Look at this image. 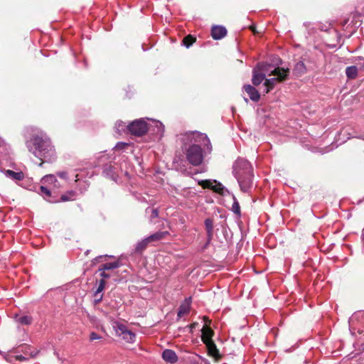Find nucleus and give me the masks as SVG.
<instances>
[{"label": "nucleus", "instance_id": "nucleus-27", "mask_svg": "<svg viewBox=\"0 0 364 364\" xmlns=\"http://www.w3.org/2000/svg\"><path fill=\"white\" fill-rule=\"evenodd\" d=\"M106 282L104 279H100L97 290L95 292V296L97 297L98 295L104 290Z\"/></svg>", "mask_w": 364, "mask_h": 364}, {"label": "nucleus", "instance_id": "nucleus-15", "mask_svg": "<svg viewBox=\"0 0 364 364\" xmlns=\"http://www.w3.org/2000/svg\"><path fill=\"white\" fill-rule=\"evenodd\" d=\"M5 175L14 181H22L25 178L24 173L22 171L15 172L11 170H6Z\"/></svg>", "mask_w": 364, "mask_h": 364}, {"label": "nucleus", "instance_id": "nucleus-25", "mask_svg": "<svg viewBox=\"0 0 364 364\" xmlns=\"http://www.w3.org/2000/svg\"><path fill=\"white\" fill-rule=\"evenodd\" d=\"M196 41V38L191 35L186 36L183 40V43L186 48H189Z\"/></svg>", "mask_w": 364, "mask_h": 364}, {"label": "nucleus", "instance_id": "nucleus-9", "mask_svg": "<svg viewBox=\"0 0 364 364\" xmlns=\"http://www.w3.org/2000/svg\"><path fill=\"white\" fill-rule=\"evenodd\" d=\"M205 326L203 327L201 332V340L203 342V343H207L210 341H213V336H214V331L208 326V324L210 323V321L207 319L206 318H204Z\"/></svg>", "mask_w": 364, "mask_h": 364}, {"label": "nucleus", "instance_id": "nucleus-13", "mask_svg": "<svg viewBox=\"0 0 364 364\" xmlns=\"http://www.w3.org/2000/svg\"><path fill=\"white\" fill-rule=\"evenodd\" d=\"M191 298L186 299L179 306L178 311V316L182 317L183 316L188 314L191 309Z\"/></svg>", "mask_w": 364, "mask_h": 364}, {"label": "nucleus", "instance_id": "nucleus-22", "mask_svg": "<svg viewBox=\"0 0 364 364\" xmlns=\"http://www.w3.org/2000/svg\"><path fill=\"white\" fill-rule=\"evenodd\" d=\"M149 242H149L148 237H146L145 239H144L141 241L139 242L136 244V247H135L136 252H142L144 250L146 249V247H147V245H148V244Z\"/></svg>", "mask_w": 364, "mask_h": 364}, {"label": "nucleus", "instance_id": "nucleus-30", "mask_svg": "<svg viewBox=\"0 0 364 364\" xmlns=\"http://www.w3.org/2000/svg\"><path fill=\"white\" fill-rule=\"evenodd\" d=\"M97 272L100 273V276L102 277L101 279H104L105 281L106 279H109L111 277V274L107 273L105 270H100V268L97 269Z\"/></svg>", "mask_w": 364, "mask_h": 364}, {"label": "nucleus", "instance_id": "nucleus-5", "mask_svg": "<svg viewBox=\"0 0 364 364\" xmlns=\"http://www.w3.org/2000/svg\"><path fill=\"white\" fill-rule=\"evenodd\" d=\"M272 66L264 63H259L256 68L252 71V83L254 85L257 86L264 80L269 68Z\"/></svg>", "mask_w": 364, "mask_h": 364}, {"label": "nucleus", "instance_id": "nucleus-41", "mask_svg": "<svg viewBox=\"0 0 364 364\" xmlns=\"http://www.w3.org/2000/svg\"><path fill=\"white\" fill-rule=\"evenodd\" d=\"M196 324H197L196 323H192V324L191 325V328H195V327H196Z\"/></svg>", "mask_w": 364, "mask_h": 364}, {"label": "nucleus", "instance_id": "nucleus-8", "mask_svg": "<svg viewBox=\"0 0 364 364\" xmlns=\"http://www.w3.org/2000/svg\"><path fill=\"white\" fill-rule=\"evenodd\" d=\"M203 188H210L215 193L223 194L224 186L216 181L203 180L198 183Z\"/></svg>", "mask_w": 364, "mask_h": 364}, {"label": "nucleus", "instance_id": "nucleus-14", "mask_svg": "<svg viewBox=\"0 0 364 364\" xmlns=\"http://www.w3.org/2000/svg\"><path fill=\"white\" fill-rule=\"evenodd\" d=\"M205 345L207 347L208 349V353L210 356L213 357L216 360H218L220 358V355L219 353V350L217 348L216 345L215 344L214 341H210L209 343H205Z\"/></svg>", "mask_w": 364, "mask_h": 364}, {"label": "nucleus", "instance_id": "nucleus-23", "mask_svg": "<svg viewBox=\"0 0 364 364\" xmlns=\"http://www.w3.org/2000/svg\"><path fill=\"white\" fill-rule=\"evenodd\" d=\"M146 213L149 214V221L150 223H154V219L157 218L159 217V211L156 208H147L146 209Z\"/></svg>", "mask_w": 364, "mask_h": 364}, {"label": "nucleus", "instance_id": "nucleus-42", "mask_svg": "<svg viewBox=\"0 0 364 364\" xmlns=\"http://www.w3.org/2000/svg\"><path fill=\"white\" fill-rule=\"evenodd\" d=\"M43 161L41 163H40L39 166H41L43 165Z\"/></svg>", "mask_w": 364, "mask_h": 364}, {"label": "nucleus", "instance_id": "nucleus-34", "mask_svg": "<svg viewBox=\"0 0 364 364\" xmlns=\"http://www.w3.org/2000/svg\"><path fill=\"white\" fill-rule=\"evenodd\" d=\"M57 175L62 178H67V172L65 171H60L57 173Z\"/></svg>", "mask_w": 364, "mask_h": 364}, {"label": "nucleus", "instance_id": "nucleus-2", "mask_svg": "<svg viewBox=\"0 0 364 364\" xmlns=\"http://www.w3.org/2000/svg\"><path fill=\"white\" fill-rule=\"evenodd\" d=\"M187 139H189L191 142L193 143L189 145L184 144L183 147V153L187 161L191 165L198 166L201 164L203 161V153L200 145L198 143L201 141H205L204 146H206L207 150L210 151L212 149L210 141L206 134L198 132H194L188 134L187 136Z\"/></svg>", "mask_w": 364, "mask_h": 364}, {"label": "nucleus", "instance_id": "nucleus-39", "mask_svg": "<svg viewBox=\"0 0 364 364\" xmlns=\"http://www.w3.org/2000/svg\"><path fill=\"white\" fill-rule=\"evenodd\" d=\"M112 171V167L111 166H109L108 168H105V171Z\"/></svg>", "mask_w": 364, "mask_h": 364}, {"label": "nucleus", "instance_id": "nucleus-17", "mask_svg": "<svg viewBox=\"0 0 364 364\" xmlns=\"http://www.w3.org/2000/svg\"><path fill=\"white\" fill-rule=\"evenodd\" d=\"M293 72L296 76H301L306 73V68L304 62L299 61L294 65Z\"/></svg>", "mask_w": 364, "mask_h": 364}, {"label": "nucleus", "instance_id": "nucleus-37", "mask_svg": "<svg viewBox=\"0 0 364 364\" xmlns=\"http://www.w3.org/2000/svg\"><path fill=\"white\" fill-rule=\"evenodd\" d=\"M204 364H210V361L204 358L200 357Z\"/></svg>", "mask_w": 364, "mask_h": 364}, {"label": "nucleus", "instance_id": "nucleus-20", "mask_svg": "<svg viewBox=\"0 0 364 364\" xmlns=\"http://www.w3.org/2000/svg\"><path fill=\"white\" fill-rule=\"evenodd\" d=\"M346 76L349 79H355L358 75V68L356 66H349L346 69Z\"/></svg>", "mask_w": 364, "mask_h": 364}, {"label": "nucleus", "instance_id": "nucleus-29", "mask_svg": "<svg viewBox=\"0 0 364 364\" xmlns=\"http://www.w3.org/2000/svg\"><path fill=\"white\" fill-rule=\"evenodd\" d=\"M42 181L46 183H58V181L55 178V176L54 175H47L44 176L42 179Z\"/></svg>", "mask_w": 364, "mask_h": 364}, {"label": "nucleus", "instance_id": "nucleus-26", "mask_svg": "<svg viewBox=\"0 0 364 364\" xmlns=\"http://www.w3.org/2000/svg\"><path fill=\"white\" fill-rule=\"evenodd\" d=\"M18 322L23 325H29L32 322V318L29 316H23L18 318Z\"/></svg>", "mask_w": 364, "mask_h": 364}, {"label": "nucleus", "instance_id": "nucleus-10", "mask_svg": "<svg viewBox=\"0 0 364 364\" xmlns=\"http://www.w3.org/2000/svg\"><path fill=\"white\" fill-rule=\"evenodd\" d=\"M227 35V30L222 26H214L211 29V36L215 40H220Z\"/></svg>", "mask_w": 364, "mask_h": 364}, {"label": "nucleus", "instance_id": "nucleus-11", "mask_svg": "<svg viewBox=\"0 0 364 364\" xmlns=\"http://www.w3.org/2000/svg\"><path fill=\"white\" fill-rule=\"evenodd\" d=\"M245 91L248 94L250 98L254 102H258L260 99V95L257 90L250 85L244 86Z\"/></svg>", "mask_w": 364, "mask_h": 364}, {"label": "nucleus", "instance_id": "nucleus-33", "mask_svg": "<svg viewBox=\"0 0 364 364\" xmlns=\"http://www.w3.org/2000/svg\"><path fill=\"white\" fill-rule=\"evenodd\" d=\"M101 337L95 332H92L90 335V341L99 340Z\"/></svg>", "mask_w": 364, "mask_h": 364}, {"label": "nucleus", "instance_id": "nucleus-3", "mask_svg": "<svg viewBox=\"0 0 364 364\" xmlns=\"http://www.w3.org/2000/svg\"><path fill=\"white\" fill-rule=\"evenodd\" d=\"M232 173L243 192H249L252 186L253 168L249 161L238 159L232 166Z\"/></svg>", "mask_w": 364, "mask_h": 364}, {"label": "nucleus", "instance_id": "nucleus-7", "mask_svg": "<svg viewBox=\"0 0 364 364\" xmlns=\"http://www.w3.org/2000/svg\"><path fill=\"white\" fill-rule=\"evenodd\" d=\"M129 132L137 136L144 135L148 131V124L142 119H136L129 124L127 127Z\"/></svg>", "mask_w": 364, "mask_h": 364}, {"label": "nucleus", "instance_id": "nucleus-4", "mask_svg": "<svg viewBox=\"0 0 364 364\" xmlns=\"http://www.w3.org/2000/svg\"><path fill=\"white\" fill-rule=\"evenodd\" d=\"M289 74V69H284L283 68L277 67L274 70H270L269 68V72H267V75H275L276 77H272L269 79H266L264 83L265 86L264 92L268 93L270 90H272L275 85L278 82H281L287 79V77Z\"/></svg>", "mask_w": 364, "mask_h": 364}, {"label": "nucleus", "instance_id": "nucleus-12", "mask_svg": "<svg viewBox=\"0 0 364 364\" xmlns=\"http://www.w3.org/2000/svg\"><path fill=\"white\" fill-rule=\"evenodd\" d=\"M163 359L170 363H175L178 360V356L176 353L170 349H166L162 353Z\"/></svg>", "mask_w": 364, "mask_h": 364}, {"label": "nucleus", "instance_id": "nucleus-40", "mask_svg": "<svg viewBox=\"0 0 364 364\" xmlns=\"http://www.w3.org/2000/svg\"><path fill=\"white\" fill-rule=\"evenodd\" d=\"M18 358V360H25V358L23 356H22V355H20Z\"/></svg>", "mask_w": 364, "mask_h": 364}, {"label": "nucleus", "instance_id": "nucleus-1", "mask_svg": "<svg viewBox=\"0 0 364 364\" xmlns=\"http://www.w3.org/2000/svg\"><path fill=\"white\" fill-rule=\"evenodd\" d=\"M28 151L35 156L46 162L55 159V150L50 138L43 132L35 134L26 141Z\"/></svg>", "mask_w": 364, "mask_h": 364}, {"label": "nucleus", "instance_id": "nucleus-31", "mask_svg": "<svg viewBox=\"0 0 364 364\" xmlns=\"http://www.w3.org/2000/svg\"><path fill=\"white\" fill-rule=\"evenodd\" d=\"M154 123L156 124V127L158 129L157 133L160 134H162L164 131V125L160 122H159V121H156V122H154Z\"/></svg>", "mask_w": 364, "mask_h": 364}, {"label": "nucleus", "instance_id": "nucleus-36", "mask_svg": "<svg viewBox=\"0 0 364 364\" xmlns=\"http://www.w3.org/2000/svg\"><path fill=\"white\" fill-rule=\"evenodd\" d=\"M99 296L95 299L94 303L95 304H99L102 300V294L98 295Z\"/></svg>", "mask_w": 364, "mask_h": 364}, {"label": "nucleus", "instance_id": "nucleus-21", "mask_svg": "<svg viewBox=\"0 0 364 364\" xmlns=\"http://www.w3.org/2000/svg\"><path fill=\"white\" fill-rule=\"evenodd\" d=\"M167 235H168V232H167V231L157 232L147 237H148L149 242H151V241L160 240L163 239Z\"/></svg>", "mask_w": 364, "mask_h": 364}, {"label": "nucleus", "instance_id": "nucleus-32", "mask_svg": "<svg viewBox=\"0 0 364 364\" xmlns=\"http://www.w3.org/2000/svg\"><path fill=\"white\" fill-rule=\"evenodd\" d=\"M127 146H128V144L124 142H118L116 146H114L115 149L122 150L124 149Z\"/></svg>", "mask_w": 364, "mask_h": 364}, {"label": "nucleus", "instance_id": "nucleus-16", "mask_svg": "<svg viewBox=\"0 0 364 364\" xmlns=\"http://www.w3.org/2000/svg\"><path fill=\"white\" fill-rule=\"evenodd\" d=\"M40 190H41V196L46 199L47 200L48 202L50 203H57L58 202L59 200H55V199H53L52 197H51V191L50 189H48V188L43 186H41L40 187Z\"/></svg>", "mask_w": 364, "mask_h": 364}, {"label": "nucleus", "instance_id": "nucleus-6", "mask_svg": "<svg viewBox=\"0 0 364 364\" xmlns=\"http://www.w3.org/2000/svg\"><path fill=\"white\" fill-rule=\"evenodd\" d=\"M114 328L115 329L117 335L122 337L126 342H134L136 338L135 333L129 331L125 325L119 322H115Z\"/></svg>", "mask_w": 364, "mask_h": 364}, {"label": "nucleus", "instance_id": "nucleus-35", "mask_svg": "<svg viewBox=\"0 0 364 364\" xmlns=\"http://www.w3.org/2000/svg\"><path fill=\"white\" fill-rule=\"evenodd\" d=\"M116 127L117 128L118 130H119V129H124V124L122 122H118L117 124H116Z\"/></svg>", "mask_w": 364, "mask_h": 364}, {"label": "nucleus", "instance_id": "nucleus-38", "mask_svg": "<svg viewBox=\"0 0 364 364\" xmlns=\"http://www.w3.org/2000/svg\"><path fill=\"white\" fill-rule=\"evenodd\" d=\"M102 257H112V256H111V255L100 256V257H95V261H97L98 259H100V258H102Z\"/></svg>", "mask_w": 364, "mask_h": 364}, {"label": "nucleus", "instance_id": "nucleus-24", "mask_svg": "<svg viewBox=\"0 0 364 364\" xmlns=\"http://www.w3.org/2000/svg\"><path fill=\"white\" fill-rule=\"evenodd\" d=\"M75 192L73 191H68L65 194H63L60 198L61 201H68L73 200L75 197Z\"/></svg>", "mask_w": 364, "mask_h": 364}, {"label": "nucleus", "instance_id": "nucleus-18", "mask_svg": "<svg viewBox=\"0 0 364 364\" xmlns=\"http://www.w3.org/2000/svg\"><path fill=\"white\" fill-rule=\"evenodd\" d=\"M205 227L207 231V235L208 240H211L213 233V221L210 218H207L205 220Z\"/></svg>", "mask_w": 364, "mask_h": 364}, {"label": "nucleus", "instance_id": "nucleus-19", "mask_svg": "<svg viewBox=\"0 0 364 364\" xmlns=\"http://www.w3.org/2000/svg\"><path fill=\"white\" fill-rule=\"evenodd\" d=\"M120 265H121V264L119 261H115L113 262L103 264L100 267V270L109 271V270L117 269V268L119 267Z\"/></svg>", "mask_w": 364, "mask_h": 364}, {"label": "nucleus", "instance_id": "nucleus-28", "mask_svg": "<svg viewBox=\"0 0 364 364\" xmlns=\"http://www.w3.org/2000/svg\"><path fill=\"white\" fill-rule=\"evenodd\" d=\"M233 204L232 206V211L237 214V215H240V208L238 201L237 200L236 198L233 196Z\"/></svg>", "mask_w": 364, "mask_h": 364}]
</instances>
